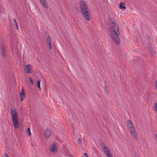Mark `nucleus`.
I'll return each mask as SVG.
<instances>
[{"mask_svg": "<svg viewBox=\"0 0 157 157\" xmlns=\"http://www.w3.org/2000/svg\"><path fill=\"white\" fill-rule=\"evenodd\" d=\"M120 34V32L117 24L115 21H113L109 29V35L111 39L117 44H120V42L119 37Z\"/></svg>", "mask_w": 157, "mask_h": 157, "instance_id": "1", "label": "nucleus"}, {"mask_svg": "<svg viewBox=\"0 0 157 157\" xmlns=\"http://www.w3.org/2000/svg\"><path fill=\"white\" fill-rule=\"evenodd\" d=\"M11 115L13 123L15 128H17L19 127L18 115L16 110L14 108L11 109Z\"/></svg>", "mask_w": 157, "mask_h": 157, "instance_id": "2", "label": "nucleus"}, {"mask_svg": "<svg viewBox=\"0 0 157 157\" xmlns=\"http://www.w3.org/2000/svg\"><path fill=\"white\" fill-rule=\"evenodd\" d=\"M127 123L128 128L130 132L131 136L134 139H136L137 138V133L132 123L130 120H128L127 121Z\"/></svg>", "mask_w": 157, "mask_h": 157, "instance_id": "3", "label": "nucleus"}, {"mask_svg": "<svg viewBox=\"0 0 157 157\" xmlns=\"http://www.w3.org/2000/svg\"><path fill=\"white\" fill-rule=\"evenodd\" d=\"M81 13L83 18L87 21H89L91 19V15L88 9L81 11Z\"/></svg>", "mask_w": 157, "mask_h": 157, "instance_id": "4", "label": "nucleus"}, {"mask_svg": "<svg viewBox=\"0 0 157 157\" xmlns=\"http://www.w3.org/2000/svg\"><path fill=\"white\" fill-rule=\"evenodd\" d=\"M80 12L88 9L86 4L84 1L82 0L80 2Z\"/></svg>", "mask_w": 157, "mask_h": 157, "instance_id": "5", "label": "nucleus"}, {"mask_svg": "<svg viewBox=\"0 0 157 157\" xmlns=\"http://www.w3.org/2000/svg\"><path fill=\"white\" fill-rule=\"evenodd\" d=\"M45 37L47 42V44L48 45L49 48L51 50L52 49V46L51 44V39L49 37L48 34H47L45 35Z\"/></svg>", "mask_w": 157, "mask_h": 157, "instance_id": "6", "label": "nucleus"}, {"mask_svg": "<svg viewBox=\"0 0 157 157\" xmlns=\"http://www.w3.org/2000/svg\"><path fill=\"white\" fill-rule=\"evenodd\" d=\"M20 95L21 97V102H22L24 99L25 96V90L23 87L21 88V92L20 93Z\"/></svg>", "mask_w": 157, "mask_h": 157, "instance_id": "7", "label": "nucleus"}, {"mask_svg": "<svg viewBox=\"0 0 157 157\" xmlns=\"http://www.w3.org/2000/svg\"><path fill=\"white\" fill-rule=\"evenodd\" d=\"M43 7L45 9H48V5L46 0H39Z\"/></svg>", "mask_w": 157, "mask_h": 157, "instance_id": "8", "label": "nucleus"}, {"mask_svg": "<svg viewBox=\"0 0 157 157\" xmlns=\"http://www.w3.org/2000/svg\"><path fill=\"white\" fill-rule=\"evenodd\" d=\"M50 150L54 153H56L57 151V147L55 144L52 145L50 147Z\"/></svg>", "mask_w": 157, "mask_h": 157, "instance_id": "9", "label": "nucleus"}, {"mask_svg": "<svg viewBox=\"0 0 157 157\" xmlns=\"http://www.w3.org/2000/svg\"><path fill=\"white\" fill-rule=\"evenodd\" d=\"M30 65L28 64L25 67V68L27 73H32L33 71L31 70V68L30 67Z\"/></svg>", "mask_w": 157, "mask_h": 157, "instance_id": "10", "label": "nucleus"}, {"mask_svg": "<svg viewBox=\"0 0 157 157\" xmlns=\"http://www.w3.org/2000/svg\"><path fill=\"white\" fill-rule=\"evenodd\" d=\"M100 145L102 147L103 149L104 150L105 152L106 151H109V149L107 147L105 146V144L102 141H101V142H100Z\"/></svg>", "mask_w": 157, "mask_h": 157, "instance_id": "11", "label": "nucleus"}, {"mask_svg": "<svg viewBox=\"0 0 157 157\" xmlns=\"http://www.w3.org/2000/svg\"><path fill=\"white\" fill-rule=\"evenodd\" d=\"M119 8L121 10L125 9L126 7L125 3L123 2H121L119 4Z\"/></svg>", "mask_w": 157, "mask_h": 157, "instance_id": "12", "label": "nucleus"}, {"mask_svg": "<svg viewBox=\"0 0 157 157\" xmlns=\"http://www.w3.org/2000/svg\"><path fill=\"white\" fill-rule=\"evenodd\" d=\"M51 135V132L50 130L48 129H47L45 131V136L47 138H48Z\"/></svg>", "mask_w": 157, "mask_h": 157, "instance_id": "13", "label": "nucleus"}, {"mask_svg": "<svg viewBox=\"0 0 157 157\" xmlns=\"http://www.w3.org/2000/svg\"><path fill=\"white\" fill-rule=\"evenodd\" d=\"M2 52L1 53L2 55L4 56L6 54V49L4 46H3L2 47Z\"/></svg>", "mask_w": 157, "mask_h": 157, "instance_id": "14", "label": "nucleus"}, {"mask_svg": "<svg viewBox=\"0 0 157 157\" xmlns=\"http://www.w3.org/2000/svg\"><path fill=\"white\" fill-rule=\"evenodd\" d=\"M153 108L154 110L157 112V103H155L153 106Z\"/></svg>", "mask_w": 157, "mask_h": 157, "instance_id": "15", "label": "nucleus"}, {"mask_svg": "<svg viewBox=\"0 0 157 157\" xmlns=\"http://www.w3.org/2000/svg\"><path fill=\"white\" fill-rule=\"evenodd\" d=\"M40 80H39L37 82V85L38 86V87L40 89Z\"/></svg>", "mask_w": 157, "mask_h": 157, "instance_id": "16", "label": "nucleus"}, {"mask_svg": "<svg viewBox=\"0 0 157 157\" xmlns=\"http://www.w3.org/2000/svg\"><path fill=\"white\" fill-rule=\"evenodd\" d=\"M27 133L28 134V136H29L31 135V133L30 132V128H28L27 129Z\"/></svg>", "mask_w": 157, "mask_h": 157, "instance_id": "17", "label": "nucleus"}, {"mask_svg": "<svg viewBox=\"0 0 157 157\" xmlns=\"http://www.w3.org/2000/svg\"><path fill=\"white\" fill-rule=\"evenodd\" d=\"M13 21L15 23V25H16V27L17 29L18 30V25H17V22L16 20V19H13Z\"/></svg>", "mask_w": 157, "mask_h": 157, "instance_id": "18", "label": "nucleus"}, {"mask_svg": "<svg viewBox=\"0 0 157 157\" xmlns=\"http://www.w3.org/2000/svg\"><path fill=\"white\" fill-rule=\"evenodd\" d=\"M29 79L30 80V82H31L32 85H33V84L34 82H33V80L32 78L31 77H29Z\"/></svg>", "mask_w": 157, "mask_h": 157, "instance_id": "19", "label": "nucleus"}, {"mask_svg": "<svg viewBox=\"0 0 157 157\" xmlns=\"http://www.w3.org/2000/svg\"><path fill=\"white\" fill-rule=\"evenodd\" d=\"M105 153L107 155H109V154H110V153H111L109 150V151H105Z\"/></svg>", "mask_w": 157, "mask_h": 157, "instance_id": "20", "label": "nucleus"}, {"mask_svg": "<svg viewBox=\"0 0 157 157\" xmlns=\"http://www.w3.org/2000/svg\"><path fill=\"white\" fill-rule=\"evenodd\" d=\"M78 144H80L81 143V140L80 139H79L78 140Z\"/></svg>", "mask_w": 157, "mask_h": 157, "instance_id": "21", "label": "nucleus"}, {"mask_svg": "<svg viewBox=\"0 0 157 157\" xmlns=\"http://www.w3.org/2000/svg\"><path fill=\"white\" fill-rule=\"evenodd\" d=\"M83 157H88V156L86 153H84L83 155Z\"/></svg>", "mask_w": 157, "mask_h": 157, "instance_id": "22", "label": "nucleus"}, {"mask_svg": "<svg viewBox=\"0 0 157 157\" xmlns=\"http://www.w3.org/2000/svg\"><path fill=\"white\" fill-rule=\"evenodd\" d=\"M108 157H113L111 153L107 155Z\"/></svg>", "mask_w": 157, "mask_h": 157, "instance_id": "23", "label": "nucleus"}, {"mask_svg": "<svg viewBox=\"0 0 157 157\" xmlns=\"http://www.w3.org/2000/svg\"><path fill=\"white\" fill-rule=\"evenodd\" d=\"M153 49H152V50L151 51H150V54L151 55H152L153 54Z\"/></svg>", "mask_w": 157, "mask_h": 157, "instance_id": "24", "label": "nucleus"}, {"mask_svg": "<svg viewBox=\"0 0 157 157\" xmlns=\"http://www.w3.org/2000/svg\"><path fill=\"white\" fill-rule=\"evenodd\" d=\"M5 157H9V156L7 154H5Z\"/></svg>", "mask_w": 157, "mask_h": 157, "instance_id": "25", "label": "nucleus"}, {"mask_svg": "<svg viewBox=\"0 0 157 157\" xmlns=\"http://www.w3.org/2000/svg\"><path fill=\"white\" fill-rule=\"evenodd\" d=\"M156 87L157 89V80L156 82Z\"/></svg>", "mask_w": 157, "mask_h": 157, "instance_id": "26", "label": "nucleus"}, {"mask_svg": "<svg viewBox=\"0 0 157 157\" xmlns=\"http://www.w3.org/2000/svg\"><path fill=\"white\" fill-rule=\"evenodd\" d=\"M156 43H157V39L156 40Z\"/></svg>", "mask_w": 157, "mask_h": 157, "instance_id": "27", "label": "nucleus"}]
</instances>
